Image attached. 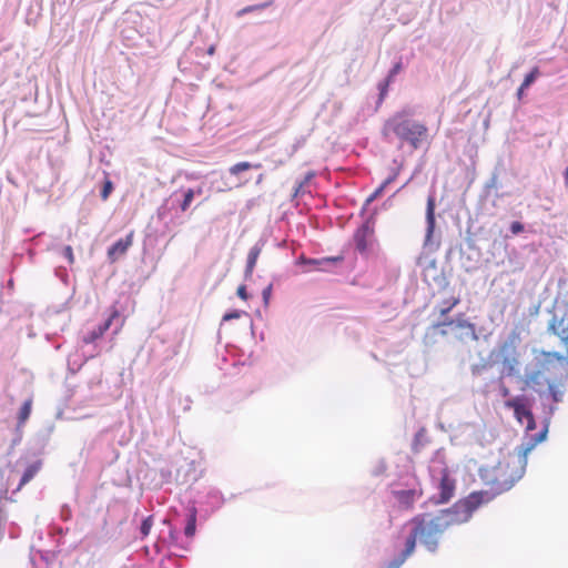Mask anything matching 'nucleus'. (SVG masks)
I'll use <instances>...</instances> for the list:
<instances>
[{
  "mask_svg": "<svg viewBox=\"0 0 568 568\" xmlns=\"http://www.w3.org/2000/svg\"><path fill=\"white\" fill-rule=\"evenodd\" d=\"M546 434L547 428L538 434L531 444L519 448L518 463L521 464L520 470L509 471V462H500L490 470L487 476V481L491 485L490 491H474L465 499L454 504L453 507L442 510L438 515L420 514L412 518L408 523L410 532L405 539L407 552H414L417 540L429 551H435L440 536L448 527L467 521L479 506L489 503L496 495L510 489L523 476L528 454L537 443L545 439Z\"/></svg>",
  "mask_w": 568,
  "mask_h": 568,
  "instance_id": "1",
  "label": "nucleus"
},
{
  "mask_svg": "<svg viewBox=\"0 0 568 568\" xmlns=\"http://www.w3.org/2000/svg\"><path fill=\"white\" fill-rule=\"evenodd\" d=\"M565 356L558 352H540L537 369L527 374L526 383L539 395L548 394L552 402L562 400L565 393Z\"/></svg>",
  "mask_w": 568,
  "mask_h": 568,
  "instance_id": "2",
  "label": "nucleus"
},
{
  "mask_svg": "<svg viewBox=\"0 0 568 568\" xmlns=\"http://www.w3.org/2000/svg\"><path fill=\"white\" fill-rule=\"evenodd\" d=\"M425 124L409 119L405 113H396L389 118L383 129V134H395L403 142H408L413 149H418L427 136Z\"/></svg>",
  "mask_w": 568,
  "mask_h": 568,
  "instance_id": "3",
  "label": "nucleus"
},
{
  "mask_svg": "<svg viewBox=\"0 0 568 568\" xmlns=\"http://www.w3.org/2000/svg\"><path fill=\"white\" fill-rule=\"evenodd\" d=\"M429 475L438 490L434 496L435 504H446L453 499L456 493V479L449 468L445 455L436 452L430 459Z\"/></svg>",
  "mask_w": 568,
  "mask_h": 568,
  "instance_id": "4",
  "label": "nucleus"
},
{
  "mask_svg": "<svg viewBox=\"0 0 568 568\" xmlns=\"http://www.w3.org/2000/svg\"><path fill=\"white\" fill-rule=\"evenodd\" d=\"M505 407L514 410L515 418L521 425H526V430L531 432L536 429V422L527 399L523 396H517L505 402Z\"/></svg>",
  "mask_w": 568,
  "mask_h": 568,
  "instance_id": "5",
  "label": "nucleus"
},
{
  "mask_svg": "<svg viewBox=\"0 0 568 568\" xmlns=\"http://www.w3.org/2000/svg\"><path fill=\"white\" fill-rule=\"evenodd\" d=\"M133 231H131L124 239L118 240L108 250V257L111 262H115L119 257L123 256L133 244Z\"/></svg>",
  "mask_w": 568,
  "mask_h": 568,
  "instance_id": "6",
  "label": "nucleus"
},
{
  "mask_svg": "<svg viewBox=\"0 0 568 568\" xmlns=\"http://www.w3.org/2000/svg\"><path fill=\"white\" fill-rule=\"evenodd\" d=\"M119 311L116 308H113L109 318L101 325L97 326L94 329H92L89 334H87L84 337H83V343L85 344H91L93 342H95L97 339H99L100 337H102L105 332L110 328V326L112 325V322L119 317Z\"/></svg>",
  "mask_w": 568,
  "mask_h": 568,
  "instance_id": "7",
  "label": "nucleus"
},
{
  "mask_svg": "<svg viewBox=\"0 0 568 568\" xmlns=\"http://www.w3.org/2000/svg\"><path fill=\"white\" fill-rule=\"evenodd\" d=\"M422 494V490L408 489L396 491L395 496L399 504L404 505L406 508H410Z\"/></svg>",
  "mask_w": 568,
  "mask_h": 568,
  "instance_id": "8",
  "label": "nucleus"
},
{
  "mask_svg": "<svg viewBox=\"0 0 568 568\" xmlns=\"http://www.w3.org/2000/svg\"><path fill=\"white\" fill-rule=\"evenodd\" d=\"M548 329L562 341V337L568 335V323H566L564 317L558 318L554 316L548 325Z\"/></svg>",
  "mask_w": 568,
  "mask_h": 568,
  "instance_id": "9",
  "label": "nucleus"
},
{
  "mask_svg": "<svg viewBox=\"0 0 568 568\" xmlns=\"http://www.w3.org/2000/svg\"><path fill=\"white\" fill-rule=\"evenodd\" d=\"M41 467H42L41 460H36V462L31 463L30 465H28V467L23 471V475H22L20 483L17 487V490H20L24 485H27L30 480H32L36 477V475L40 471Z\"/></svg>",
  "mask_w": 568,
  "mask_h": 568,
  "instance_id": "10",
  "label": "nucleus"
},
{
  "mask_svg": "<svg viewBox=\"0 0 568 568\" xmlns=\"http://www.w3.org/2000/svg\"><path fill=\"white\" fill-rule=\"evenodd\" d=\"M342 261V257H323V258H306L304 256H301L298 258L300 264H306L313 266V268L316 270H324V266Z\"/></svg>",
  "mask_w": 568,
  "mask_h": 568,
  "instance_id": "11",
  "label": "nucleus"
},
{
  "mask_svg": "<svg viewBox=\"0 0 568 568\" xmlns=\"http://www.w3.org/2000/svg\"><path fill=\"white\" fill-rule=\"evenodd\" d=\"M260 254H261V247H258L257 245L253 246L250 250L248 255H247L246 270H245L246 276L252 275Z\"/></svg>",
  "mask_w": 568,
  "mask_h": 568,
  "instance_id": "12",
  "label": "nucleus"
},
{
  "mask_svg": "<svg viewBox=\"0 0 568 568\" xmlns=\"http://www.w3.org/2000/svg\"><path fill=\"white\" fill-rule=\"evenodd\" d=\"M195 530H196V509L194 507H192L187 514V520H186V525L184 528V534L186 537L192 538L195 535Z\"/></svg>",
  "mask_w": 568,
  "mask_h": 568,
  "instance_id": "13",
  "label": "nucleus"
},
{
  "mask_svg": "<svg viewBox=\"0 0 568 568\" xmlns=\"http://www.w3.org/2000/svg\"><path fill=\"white\" fill-rule=\"evenodd\" d=\"M367 232H368V226H364L355 235L356 248L361 253H365L368 250V247H369V243H368V241L366 239Z\"/></svg>",
  "mask_w": 568,
  "mask_h": 568,
  "instance_id": "14",
  "label": "nucleus"
},
{
  "mask_svg": "<svg viewBox=\"0 0 568 568\" xmlns=\"http://www.w3.org/2000/svg\"><path fill=\"white\" fill-rule=\"evenodd\" d=\"M32 409V398L27 399L18 414V427H22L29 419Z\"/></svg>",
  "mask_w": 568,
  "mask_h": 568,
  "instance_id": "15",
  "label": "nucleus"
},
{
  "mask_svg": "<svg viewBox=\"0 0 568 568\" xmlns=\"http://www.w3.org/2000/svg\"><path fill=\"white\" fill-rule=\"evenodd\" d=\"M252 168L260 169L261 164L260 163L251 164L250 162H239L230 168V173L233 175H237L239 173H241L243 171H247Z\"/></svg>",
  "mask_w": 568,
  "mask_h": 568,
  "instance_id": "16",
  "label": "nucleus"
},
{
  "mask_svg": "<svg viewBox=\"0 0 568 568\" xmlns=\"http://www.w3.org/2000/svg\"><path fill=\"white\" fill-rule=\"evenodd\" d=\"M413 552H407V545L405 544L404 550L400 552L399 556L394 558L386 568H399L406 559L412 555Z\"/></svg>",
  "mask_w": 568,
  "mask_h": 568,
  "instance_id": "17",
  "label": "nucleus"
},
{
  "mask_svg": "<svg viewBox=\"0 0 568 568\" xmlns=\"http://www.w3.org/2000/svg\"><path fill=\"white\" fill-rule=\"evenodd\" d=\"M398 174H399V168L395 169V170L393 171V173H392V174H390V175H389V176H388V178H387V179H386V180L381 184V186H379V187H377L373 193H374L377 197H378V196H381V195H382V193H383V191H384V189H385L388 184H390L392 182H394V181L397 179Z\"/></svg>",
  "mask_w": 568,
  "mask_h": 568,
  "instance_id": "18",
  "label": "nucleus"
},
{
  "mask_svg": "<svg viewBox=\"0 0 568 568\" xmlns=\"http://www.w3.org/2000/svg\"><path fill=\"white\" fill-rule=\"evenodd\" d=\"M434 210H435L434 199L429 197L428 202H427V221H428V225H429V227H428L429 233L433 232L434 222H435Z\"/></svg>",
  "mask_w": 568,
  "mask_h": 568,
  "instance_id": "19",
  "label": "nucleus"
},
{
  "mask_svg": "<svg viewBox=\"0 0 568 568\" xmlns=\"http://www.w3.org/2000/svg\"><path fill=\"white\" fill-rule=\"evenodd\" d=\"M540 75V71L538 67L532 68V70L525 77L523 81V88H529L535 80Z\"/></svg>",
  "mask_w": 568,
  "mask_h": 568,
  "instance_id": "20",
  "label": "nucleus"
},
{
  "mask_svg": "<svg viewBox=\"0 0 568 568\" xmlns=\"http://www.w3.org/2000/svg\"><path fill=\"white\" fill-rule=\"evenodd\" d=\"M459 303L458 297H452L450 300L443 302V307L439 311L440 316L448 314Z\"/></svg>",
  "mask_w": 568,
  "mask_h": 568,
  "instance_id": "21",
  "label": "nucleus"
},
{
  "mask_svg": "<svg viewBox=\"0 0 568 568\" xmlns=\"http://www.w3.org/2000/svg\"><path fill=\"white\" fill-rule=\"evenodd\" d=\"M271 4H272V1L260 3V4H254V6H247V7L243 8V9H241L237 12V16L241 17V16L250 13V12H254V11H257V10H263V9L270 7Z\"/></svg>",
  "mask_w": 568,
  "mask_h": 568,
  "instance_id": "22",
  "label": "nucleus"
},
{
  "mask_svg": "<svg viewBox=\"0 0 568 568\" xmlns=\"http://www.w3.org/2000/svg\"><path fill=\"white\" fill-rule=\"evenodd\" d=\"M194 196H195V191L193 189H189L184 193V199L180 205L182 212H185L190 207Z\"/></svg>",
  "mask_w": 568,
  "mask_h": 568,
  "instance_id": "23",
  "label": "nucleus"
},
{
  "mask_svg": "<svg viewBox=\"0 0 568 568\" xmlns=\"http://www.w3.org/2000/svg\"><path fill=\"white\" fill-rule=\"evenodd\" d=\"M113 191V182L110 179H105L101 190V199L106 201Z\"/></svg>",
  "mask_w": 568,
  "mask_h": 568,
  "instance_id": "24",
  "label": "nucleus"
},
{
  "mask_svg": "<svg viewBox=\"0 0 568 568\" xmlns=\"http://www.w3.org/2000/svg\"><path fill=\"white\" fill-rule=\"evenodd\" d=\"M152 526H153V518H152V516H149L142 521V525H141L142 537H146L150 534Z\"/></svg>",
  "mask_w": 568,
  "mask_h": 568,
  "instance_id": "25",
  "label": "nucleus"
},
{
  "mask_svg": "<svg viewBox=\"0 0 568 568\" xmlns=\"http://www.w3.org/2000/svg\"><path fill=\"white\" fill-rule=\"evenodd\" d=\"M390 82H392V80L389 78H387L383 83L379 84V91H381L379 99H381V101L385 98V95L387 93L388 85H389Z\"/></svg>",
  "mask_w": 568,
  "mask_h": 568,
  "instance_id": "26",
  "label": "nucleus"
},
{
  "mask_svg": "<svg viewBox=\"0 0 568 568\" xmlns=\"http://www.w3.org/2000/svg\"><path fill=\"white\" fill-rule=\"evenodd\" d=\"M63 254L64 256L68 258L69 263L70 264H73L74 263V255H73V250L70 245L65 246L63 248Z\"/></svg>",
  "mask_w": 568,
  "mask_h": 568,
  "instance_id": "27",
  "label": "nucleus"
},
{
  "mask_svg": "<svg viewBox=\"0 0 568 568\" xmlns=\"http://www.w3.org/2000/svg\"><path fill=\"white\" fill-rule=\"evenodd\" d=\"M510 231L513 234L521 233L524 231V225L520 222L515 221L510 225Z\"/></svg>",
  "mask_w": 568,
  "mask_h": 568,
  "instance_id": "28",
  "label": "nucleus"
},
{
  "mask_svg": "<svg viewBox=\"0 0 568 568\" xmlns=\"http://www.w3.org/2000/svg\"><path fill=\"white\" fill-rule=\"evenodd\" d=\"M236 294H237V296H239L241 300H243V301H247V298H248V295H247L246 286H245V285H240V286L237 287Z\"/></svg>",
  "mask_w": 568,
  "mask_h": 568,
  "instance_id": "29",
  "label": "nucleus"
},
{
  "mask_svg": "<svg viewBox=\"0 0 568 568\" xmlns=\"http://www.w3.org/2000/svg\"><path fill=\"white\" fill-rule=\"evenodd\" d=\"M240 317H241V312L232 311L230 313L224 314L223 321L227 322V321L236 320V318H240Z\"/></svg>",
  "mask_w": 568,
  "mask_h": 568,
  "instance_id": "30",
  "label": "nucleus"
},
{
  "mask_svg": "<svg viewBox=\"0 0 568 568\" xmlns=\"http://www.w3.org/2000/svg\"><path fill=\"white\" fill-rule=\"evenodd\" d=\"M400 68H402V64H400L399 62H398V63H396V64L393 67V69L390 70V72H389V74H388V77H387V78H389L390 80H393L394 75H395V74H397V73L399 72Z\"/></svg>",
  "mask_w": 568,
  "mask_h": 568,
  "instance_id": "31",
  "label": "nucleus"
},
{
  "mask_svg": "<svg viewBox=\"0 0 568 568\" xmlns=\"http://www.w3.org/2000/svg\"><path fill=\"white\" fill-rule=\"evenodd\" d=\"M457 326L460 327V328L471 327V325L468 322L464 321V320L458 321L457 322Z\"/></svg>",
  "mask_w": 568,
  "mask_h": 568,
  "instance_id": "32",
  "label": "nucleus"
},
{
  "mask_svg": "<svg viewBox=\"0 0 568 568\" xmlns=\"http://www.w3.org/2000/svg\"><path fill=\"white\" fill-rule=\"evenodd\" d=\"M527 88H523V84L519 87L518 91H517V97L518 99H521L523 94H524V91L526 90Z\"/></svg>",
  "mask_w": 568,
  "mask_h": 568,
  "instance_id": "33",
  "label": "nucleus"
},
{
  "mask_svg": "<svg viewBox=\"0 0 568 568\" xmlns=\"http://www.w3.org/2000/svg\"><path fill=\"white\" fill-rule=\"evenodd\" d=\"M564 175H565V185H566V187H568V168L565 170Z\"/></svg>",
  "mask_w": 568,
  "mask_h": 568,
  "instance_id": "34",
  "label": "nucleus"
},
{
  "mask_svg": "<svg viewBox=\"0 0 568 568\" xmlns=\"http://www.w3.org/2000/svg\"><path fill=\"white\" fill-rule=\"evenodd\" d=\"M501 394H503V396H508V394H509V389H508L507 387H505V386H504V387L501 388Z\"/></svg>",
  "mask_w": 568,
  "mask_h": 568,
  "instance_id": "35",
  "label": "nucleus"
},
{
  "mask_svg": "<svg viewBox=\"0 0 568 568\" xmlns=\"http://www.w3.org/2000/svg\"><path fill=\"white\" fill-rule=\"evenodd\" d=\"M376 199H377V196L373 193V194H371V196L367 199V203H371V202H373V201H374V200H376Z\"/></svg>",
  "mask_w": 568,
  "mask_h": 568,
  "instance_id": "36",
  "label": "nucleus"
},
{
  "mask_svg": "<svg viewBox=\"0 0 568 568\" xmlns=\"http://www.w3.org/2000/svg\"><path fill=\"white\" fill-rule=\"evenodd\" d=\"M376 199H377V196L373 193V194H371V196L367 199V203H371V202H373V201H374V200H376Z\"/></svg>",
  "mask_w": 568,
  "mask_h": 568,
  "instance_id": "37",
  "label": "nucleus"
},
{
  "mask_svg": "<svg viewBox=\"0 0 568 568\" xmlns=\"http://www.w3.org/2000/svg\"><path fill=\"white\" fill-rule=\"evenodd\" d=\"M454 323H455L454 321H449V322H443V323H440L439 325H443V326H444V325H452V324H454Z\"/></svg>",
  "mask_w": 568,
  "mask_h": 568,
  "instance_id": "38",
  "label": "nucleus"
},
{
  "mask_svg": "<svg viewBox=\"0 0 568 568\" xmlns=\"http://www.w3.org/2000/svg\"><path fill=\"white\" fill-rule=\"evenodd\" d=\"M202 193V189L199 187L197 191H195V194H201Z\"/></svg>",
  "mask_w": 568,
  "mask_h": 568,
  "instance_id": "39",
  "label": "nucleus"
}]
</instances>
